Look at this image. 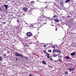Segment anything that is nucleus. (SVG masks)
<instances>
[{
  "mask_svg": "<svg viewBox=\"0 0 76 76\" xmlns=\"http://www.w3.org/2000/svg\"><path fill=\"white\" fill-rule=\"evenodd\" d=\"M29 76H32V75H31V74H29Z\"/></svg>",
  "mask_w": 76,
  "mask_h": 76,
  "instance_id": "f704fd0d",
  "label": "nucleus"
},
{
  "mask_svg": "<svg viewBox=\"0 0 76 76\" xmlns=\"http://www.w3.org/2000/svg\"><path fill=\"white\" fill-rule=\"evenodd\" d=\"M45 8H48V7H47V6Z\"/></svg>",
  "mask_w": 76,
  "mask_h": 76,
  "instance_id": "58836bf2",
  "label": "nucleus"
},
{
  "mask_svg": "<svg viewBox=\"0 0 76 76\" xmlns=\"http://www.w3.org/2000/svg\"><path fill=\"white\" fill-rule=\"evenodd\" d=\"M48 52H49V53H51V50H48Z\"/></svg>",
  "mask_w": 76,
  "mask_h": 76,
  "instance_id": "a878e982",
  "label": "nucleus"
},
{
  "mask_svg": "<svg viewBox=\"0 0 76 76\" xmlns=\"http://www.w3.org/2000/svg\"><path fill=\"white\" fill-rule=\"evenodd\" d=\"M29 13H31V12H29Z\"/></svg>",
  "mask_w": 76,
  "mask_h": 76,
  "instance_id": "ea45409f",
  "label": "nucleus"
},
{
  "mask_svg": "<svg viewBox=\"0 0 76 76\" xmlns=\"http://www.w3.org/2000/svg\"><path fill=\"white\" fill-rule=\"evenodd\" d=\"M41 22L44 25V24H45V20H42L41 21Z\"/></svg>",
  "mask_w": 76,
  "mask_h": 76,
  "instance_id": "9b49d317",
  "label": "nucleus"
},
{
  "mask_svg": "<svg viewBox=\"0 0 76 76\" xmlns=\"http://www.w3.org/2000/svg\"><path fill=\"white\" fill-rule=\"evenodd\" d=\"M25 58H26V59H28V58H27L26 57H24Z\"/></svg>",
  "mask_w": 76,
  "mask_h": 76,
  "instance_id": "473e14b6",
  "label": "nucleus"
},
{
  "mask_svg": "<svg viewBox=\"0 0 76 76\" xmlns=\"http://www.w3.org/2000/svg\"><path fill=\"white\" fill-rule=\"evenodd\" d=\"M23 11H24V12H27L28 10V8L26 7H24L23 8Z\"/></svg>",
  "mask_w": 76,
  "mask_h": 76,
  "instance_id": "20e7f679",
  "label": "nucleus"
},
{
  "mask_svg": "<svg viewBox=\"0 0 76 76\" xmlns=\"http://www.w3.org/2000/svg\"><path fill=\"white\" fill-rule=\"evenodd\" d=\"M46 56H47V58H50V54H48V53H46Z\"/></svg>",
  "mask_w": 76,
  "mask_h": 76,
  "instance_id": "423d86ee",
  "label": "nucleus"
},
{
  "mask_svg": "<svg viewBox=\"0 0 76 76\" xmlns=\"http://www.w3.org/2000/svg\"><path fill=\"white\" fill-rule=\"evenodd\" d=\"M43 18H44L45 19H46V18H47V16H45L43 15Z\"/></svg>",
  "mask_w": 76,
  "mask_h": 76,
  "instance_id": "a211bd4d",
  "label": "nucleus"
},
{
  "mask_svg": "<svg viewBox=\"0 0 76 76\" xmlns=\"http://www.w3.org/2000/svg\"><path fill=\"white\" fill-rule=\"evenodd\" d=\"M65 58L66 59H69L70 58V57L69 56H65Z\"/></svg>",
  "mask_w": 76,
  "mask_h": 76,
  "instance_id": "4468645a",
  "label": "nucleus"
},
{
  "mask_svg": "<svg viewBox=\"0 0 76 76\" xmlns=\"http://www.w3.org/2000/svg\"><path fill=\"white\" fill-rule=\"evenodd\" d=\"M15 55L16 56H17V57H21L22 58L23 57V54L21 53H18L17 52H16L15 53Z\"/></svg>",
  "mask_w": 76,
  "mask_h": 76,
  "instance_id": "f257e3e1",
  "label": "nucleus"
},
{
  "mask_svg": "<svg viewBox=\"0 0 76 76\" xmlns=\"http://www.w3.org/2000/svg\"><path fill=\"white\" fill-rule=\"evenodd\" d=\"M42 3H47V2H42Z\"/></svg>",
  "mask_w": 76,
  "mask_h": 76,
  "instance_id": "c756f323",
  "label": "nucleus"
},
{
  "mask_svg": "<svg viewBox=\"0 0 76 76\" xmlns=\"http://www.w3.org/2000/svg\"><path fill=\"white\" fill-rule=\"evenodd\" d=\"M52 26H53V25H52Z\"/></svg>",
  "mask_w": 76,
  "mask_h": 76,
  "instance_id": "c03bdc74",
  "label": "nucleus"
},
{
  "mask_svg": "<svg viewBox=\"0 0 76 76\" xmlns=\"http://www.w3.org/2000/svg\"><path fill=\"white\" fill-rule=\"evenodd\" d=\"M4 6L6 8V9L7 10L8 9V5H4Z\"/></svg>",
  "mask_w": 76,
  "mask_h": 76,
  "instance_id": "6e6552de",
  "label": "nucleus"
},
{
  "mask_svg": "<svg viewBox=\"0 0 76 76\" xmlns=\"http://www.w3.org/2000/svg\"><path fill=\"white\" fill-rule=\"evenodd\" d=\"M2 60V58L0 57V61H1Z\"/></svg>",
  "mask_w": 76,
  "mask_h": 76,
  "instance_id": "b1692460",
  "label": "nucleus"
},
{
  "mask_svg": "<svg viewBox=\"0 0 76 76\" xmlns=\"http://www.w3.org/2000/svg\"><path fill=\"white\" fill-rule=\"evenodd\" d=\"M54 21L55 22H59V21H60V20H57V19H54Z\"/></svg>",
  "mask_w": 76,
  "mask_h": 76,
  "instance_id": "f8f14e48",
  "label": "nucleus"
},
{
  "mask_svg": "<svg viewBox=\"0 0 76 76\" xmlns=\"http://www.w3.org/2000/svg\"><path fill=\"white\" fill-rule=\"evenodd\" d=\"M52 61H55V62L57 61V60H56V61H53V60H52Z\"/></svg>",
  "mask_w": 76,
  "mask_h": 76,
  "instance_id": "e433bc0d",
  "label": "nucleus"
},
{
  "mask_svg": "<svg viewBox=\"0 0 76 76\" xmlns=\"http://www.w3.org/2000/svg\"><path fill=\"white\" fill-rule=\"evenodd\" d=\"M57 55H54L53 56V57H57Z\"/></svg>",
  "mask_w": 76,
  "mask_h": 76,
  "instance_id": "393cba45",
  "label": "nucleus"
},
{
  "mask_svg": "<svg viewBox=\"0 0 76 76\" xmlns=\"http://www.w3.org/2000/svg\"><path fill=\"white\" fill-rule=\"evenodd\" d=\"M53 18L55 19V18H57V15H54L53 17Z\"/></svg>",
  "mask_w": 76,
  "mask_h": 76,
  "instance_id": "dca6fc26",
  "label": "nucleus"
},
{
  "mask_svg": "<svg viewBox=\"0 0 76 76\" xmlns=\"http://www.w3.org/2000/svg\"><path fill=\"white\" fill-rule=\"evenodd\" d=\"M26 35L28 37H30L32 36V34L31 32H28L27 33Z\"/></svg>",
  "mask_w": 76,
  "mask_h": 76,
  "instance_id": "7ed1b4c3",
  "label": "nucleus"
},
{
  "mask_svg": "<svg viewBox=\"0 0 76 76\" xmlns=\"http://www.w3.org/2000/svg\"><path fill=\"white\" fill-rule=\"evenodd\" d=\"M50 60H53V59L52 58H50Z\"/></svg>",
  "mask_w": 76,
  "mask_h": 76,
  "instance_id": "7c9ffc66",
  "label": "nucleus"
},
{
  "mask_svg": "<svg viewBox=\"0 0 76 76\" xmlns=\"http://www.w3.org/2000/svg\"><path fill=\"white\" fill-rule=\"evenodd\" d=\"M43 20L42 19V18L41 17L39 18L38 19V20H39V21H42Z\"/></svg>",
  "mask_w": 76,
  "mask_h": 76,
  "instance_id": "39448f33",
  "label": "nucleus"
},
{
  "mask_svg": "<svg viewBox=\"0 0 76 76\" xmlns=\"http://www.w3.org/2000/svg\"><path fill=\"white\" fill-rule=\"evenodd\" d=\"M43 52H44V53H46V51H43Z\"/></svg>",
  "mask_w": 76,
  "mask_h": 76,
  "instance_id": "c9c22d12",
  "label": "nucleus"
},
{
  "mask_svg": "<svg viewBox=\"0 0 76 76\" xmlns=\"http://www.w3.org/2000/svg\"><path fill=\"white\" fill-rule=\"evenodd\" d=\"M46 46H47V45H43V46L44 47H46Z\"/></svg>",
  "mask_w": 76,
  "mask_h": 76,
  "instance_id": "bb28decb",
  "label": "nucleus"
},
{
  "mask_svg": "<svg viewBox=\"0 0 76 76\" xmlns=\"http://www.w3.org/2000/svg\"><path fill=\"white\" fill-rule=\"evenodd\" d=\"M59 60V61H61V60L60 59H59V60Z\"/></svg>",
  "mask_w": 76,
  "mask_h": 76,
  "instance_id": "2f4dec72",
  "label": "nucleus"
},
{
  "mask_svg": "<svg viewBox=\"0 0 76 76\" xmlns=\"http://www.w3.org/2000/svg\"><path fill=\"white\" fill-rule=\"evenodd\" d=\"M34 38H35V39H36V38H37V37L35 36H34Z\"/></svg>",
  "mask_w": 76,
  "mask_h": 76,
  "instance_id": "c85d7f7f",
  "label": "nucleus"
},
{
  "mask_svg": "<svg viewBox=\"0 0 76 76\" xmlns=\"http://www.w3.org/2000/svg\"><path fill=\"white\" fill-rule=\"evenodd\" d=\"M1 10V8H0V10Z\"/></svg>",
  "mask_w": 76,
  "mask_h": 76,
  "instance_id": "79ce46f5",
  "label": "nucleus"
},
{
  "mask_svg": "<svg viewBox=\"0 0 76 76\" xmlns=\"http://www.w3.org/2000/svg\"><path fill=\"white\" fill-rule=\"evenodd\" d=\"M70 1V0H66L65 1V3H67L69 1Z\"/></svg>",
  "mask_w": 76,
  "mask_h": 76,
  "instance_id": "ddd939ff",
  "label": "nucleus"
},
{
  "mask_svg": "<svg viewBox=\"0 0 76 76\" xmlns=\"http://www.w3.org/2000/svg\"><path fill=\"white\" fill-rule=\"evenodd\" d=\"M56 31H57V29H56Z\"/></svg>",
  "mask_w": 76,
  "mask_h": 76,
  "instance_id": "a19ab883",
  "label": "nucleus"
},
{
  "mask_svg": "<svg viewBox=\"0 0 76 76\" xmlns=\"http://www.w3.org/2000/svg\"><path fill=\"white\" fill-rule=\"evenodd\" d=\"M3 55L4 56V57H6V53H3Z\"/></svg>",
  "mask_w": 76,
  "mask_h": 76,
  "instance_id": "6ab92c4d",
  "label": "nucleus"
},
{
  "mask_svg": "<svg viewBox=\"0 0 76 76\" xmlns=\"http://www.w3.org/2000/svg\"><path fill=\"white\" fill-rule=\"evenodd\" d=\"M3 23V24H5V23H6V22H4Z\"/></svg>",
  "mask_w": 76,
  "mask_h": 76,
  "instance_id": "72a5a7b5",
  "label": "nucleus"
},
{
  "mask_svg": "<svg viewBox=\"0 0 76 76\" xmlns=\"http://www.w3.org/2000/svg\"><path fill=\"white\" fill-rule=\"evenodd\" d=\"M64 74L65 75H67L68 74V73L67 72H66L64 73Z\"/></svg>",
  "mask_w": 76,
  "mask_h": 76,
  "instance_id": "412c9836",
  "label": "nucleus"
},
{
  "mask_svg": "<svg viewBox=\"0 0 76 76\" xmlns=\"http://www.w3.org/2000/svg\"><path fill=\"white\" fill-rule=\"evenodd\" d=\"M16 59L17 61H18V59L17 58H16Z\"/></svg>",
  "mask_w": 76,
  "mask_h": 76,
  "instance_id": "4c0bfd02",
  "label": "nucleus"
},
{
  "mask_svg": "<svg viewBox=\"0 0 76 76\" xmlns=\"http://www.w3.org/2000/svg\"><path fill=\"white\" fill-rule=\"evenodd\" d=\"M30 3L31 4H33V3H35V1H31Z\"/></svg>",
  "mask_w": 76,
  "mask_h": 76,
  "instance_id": "f3484780",
  "label": "nucleus"
},
{
  "mask_svg": "<svg viewBox=\"0 0 76 76\" xmlns=\"http://www.w3.org/2000/svg\"><path fill=\"white\" fill-rule=\"evenodd\" d=\"M56 50H53V53H55V52H56Z\"/></svg>",
  "mask_w": 76,
  "mask_h": 76,
  "instance_id": "aec40b11",
  "label": "nucleus"
},
{
  "mask_svg": "<svg viewBox=\"0 0 76 76\" xmlns=\"http://www.w3.org/2000/svg\"><path fill=\"white\" fill-rule=\"evenodd\" d=\"M60 4L61 6H63L64 5V2L63 1H61L60 2Z\"/></svg>",
  "mask_w": 76,
  "mask_h": 76,
  "instance_id": "1a4fd4ad",
  "label": "nucleus"
},
{
  "mask_svg": "<svg viewBox=\"0 0 76 76\" xmlns=\"http://www.w3.org/2000/svg\"><path fill=\"white\" fill-rule=\"evenodd\" d=\"M56 53H60L61 52H60V50H59L58 49H56Z\"/></svg>",
  "mask_w": 76,
  "mask_h": 76,
  "instance_id": "9d476101",
  "label": "nucleus"
},
{
  "mask_svg": "<svg viewBox=\"0 0 76 76\" xmlns=\"http://www.w3.org/2000/svg\"><path fill=\"white\" fill-rule=\"evenodd\" d=\"M17 21L18 23H19V20L18 19L17 20Z\"/></svg>",
  "mask_w": 76,
  "mask_h": 76,
  "instance_id": "4be33fe9",
  "label": "nucleus"
},
{
  "mask_svg": "<svg viewBox=\"0 0 76 76\" xmlns=\"http://www.w3.org/2000/svg\"><path fill=\"white\" fill-rule=\"evenodd\" d=\"M52 48H55V46H52Z\"/></svg>",
  "mask_w": 76,
  "mask_h": 76,
  "instance_id": "cd10ccee",
  "label": "nucleus"
},
{
  "mask_svg": "<svg viewBox=\"0 0 76 76\" xmlns=\"http://www.w3.org/2000/svg\"><path fill=\"white\" fill-rule=\"evenodd\" d=\"M75 54H76V53L75 52H73L72 53H71V55L72 56H74L75 55Z\"/></svg>",
  "mask_w": 76,
  "mask_h": 76,
  "instance_id": "0eeeda50",
  "label": "nucleus"
},
{
  "mask_svg": "<svg viewBox=\"0 0 76 76\" xmlns=\"http://www.w3.org/2000/svg\"><path fill=\"white\" fill-rule=\"evenodd\" d=\"M70 17V16L69 15H67V16H66V18H69Z\"/></svg>",
  "mask_w": 76,
  "mask_h": 76,
  "instance_id": "5701e85b",
  "label": "nucleus"
},
{
  "mask_svg": "<svg viewBox=\"0 0 76 76\" xmlns=\"http://www.w3.org/2000/svg\"><path fill=\"white\" fill-rule=\"evenodd\" d=\"M42 63H43V64H46V63L44 61H42Z\"/></svg>",
  "mask_w": 76,
  "mask_h": 76,
  "instance_id": "2eb2a0df",
  "label": "nucleus"
},
{
  "mask_svg": "<svg viewBox=\"0 0 76 76\" xmlns=\"http://www.w3.org/2000/svg\"><path fill=\"white\" fill-rule=\"evenodd\" d=\"M67 69L70 72H72V70H75L74 68L71 66H68L67 67Z\"/></svg>",
  "mask_w": 76,
  "mask_h": 76,
  "instance_id": "f03ea898",
  "label": "nucleus"
},
{
  "mask_svg": "<svg viewBox=\"0 0 76 76\" xmlns=\"http://www.w3.org/2000/svg\"><path fill=\"white\" fill-rule=\"evenodd\" d=\"M31 13L30 14H31V13Z\"/></svg>",
  "mask_w": 76,
  "mask_h": 76,
  "instance_id": "a18cd8bd",
  "label": "nucleus"
},
{
  "mask_svg": "<svg viewBox=\"0 0 76 76\" xmlns=\"http://www.w3.org/2000/svg\"><path fill=\"white\" fill-rule=\"evenodd\" d=\"M53 22L52 21V23H53V22Z\"/></svg>",
  "mask_w": 76,
  "mask_h": 76,
  "instance_id": "37998d69",
  "label": "nucleus"
}]
</instances>
